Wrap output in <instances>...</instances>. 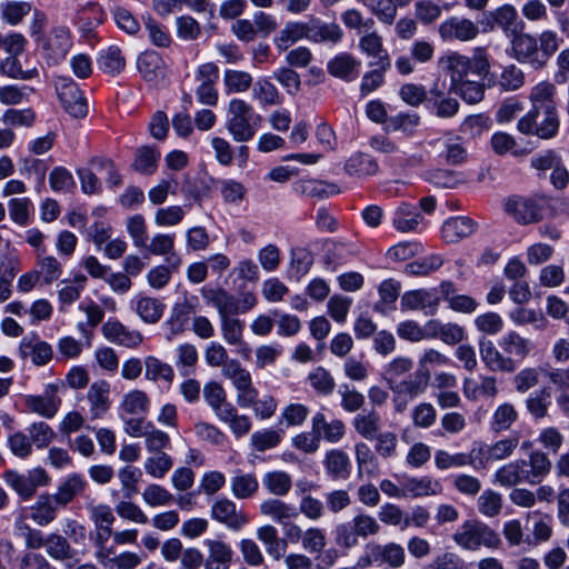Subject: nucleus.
Returning <instances> with one entry per match:
<instances>
[{
    "label": "nucleus",
    "instance_id": "nucleus-33",
    "mask_svg": "<svg viewBox=\"0 0 569 569\" xmlns=\"http://www.w3.org/2000/svg\"><path fill=\"white\" fill-rule=\"evenodd\" d=\"M402 485L403 499L438 495L442 489L439 481L428 476L406 478Z\"/></svg>",
    "mask_w": 569,
    "mask_h": 569
},
{
    "label": "nucleus",
    "instance_id": "nucleus-11",
    "mask_svg": "<svg viewBox=\"0 0 569 569\" xmlns=\"http://www.w3.org/2000/svg\"><path fill=\"white\" fill-rule=\"evenodd\" d=\"M18 352L22 360L30 359L37 367L48 365L53 357L51 345L42 340L37 333L24 336L19 343Z\"/></svg>",
    "mask_w": 569,
    "mask_h": 569
},
{
    "label": "nucleus",
    "instance_id": "nucleus-26",
    "mask_svg": "<svg viewBox=\"0 0 569 569\" xmlns=\"http://www.w3.org/2000/svg\"><path fill=\"white\" fill-rule=\"evenodd\" d=\"M137 68L141 77L148 82L156 83L164 78V61L161 56L153 50H147L139 54Z\"/></svg>",
    "mask_w": 569,
    "mask_h": 569
},
{
    "label": "nucleus",
    "instance_id": "nucleus-27",
    "mask_svg": "<svg viewBox=\"0 0 569 569\" xmlns=\"http://www.w3.org/2000/svg\"><path fill=\"white\" fill-rule=\"evenodd\" d=\"M27 408L44 418H52L58 412L61 400L56 396V388L49 385L41 396H27Z\"/></svg>",
    "mask_w": 569,
    "mask_h": 569
},
{
    "label": "nucleus",
    "instance_id": "nucleus-47",
    "mask_svg": "<svg viewBox=\"0 0 569 569\" xmlns=\"http://www.w3.org/2000/svg\"><path fill=\"white\" fill-rule=\"evenodd\" d=\"M230 490L237 499H250L259 490V482L253 473L237 472L230 479Z\"/></svg>",
    "mask_w": 569,
    "mask_h": 569
},
{
    "label": "nucleus",
    "instance_id": "nucleus-41",
    "mask_svg": "<svg viewBox=\"0 0 569 569\" xmlns=\"http://www.w3.org/2000/svg\"><path fill=\"white\" fill-rule=\"evenodd\" d=\"M167 266L160 264L153 267L147 274V280L150 287L153 289H162L166 287L170 279L171 274L180 268L182 260L178 254H171L167 258Z\"/></svg>",
    "mask_w": 569,
    "mask_h": 569
},
{
    "label": "nucleus",
    "instance_id": "nucleus-14",
    "mask_svg": "<svg viewBox=\"0 0 569 569\" xmlns=\"http://www.w3.org/2000/svg\"><path fill=\"white\" fill-rule=\"evenodd\" d=\"M60 102L70 116L73 118H83L88 113V103L83 93L77 83L71 80H64L57 87Z\"/></svg>",
    "mask_w": 569,
    "mask_h": 569
},
{
    "label": "nucleus",
    "instance_id": "nucleus-60",
    "mask_svg": "<svg viewBox=\"0 0 569 569\" xmlns=\"http://www.w3.org/2000/svg\"><path fill=\"white\" fill-rule=\"evenodd\" d=\"M530 467L529 470V483L536 485L542 481L551 471L552 463L548 458L547 453L540 450L532 451L529 455L527 461Z\"/></svg>",
    "mask_w": 569,
    "mask_h": 569
},
{
    "label": "nucleus",
    "instance_id": "nucleus-34",
    "mask_svg": "<svg viewBox=\"0 0 569 569\" xmlns=\"http://www.w3.org/2000/svg\"><path fill=\"white\" fill-rule=\"evenodd\" d=\"M87 485V480L83 476L72 473L59 485L57 491L52 493V497L61 508H66L77 496L86 490Z\"/></svg>",
    "mask_w": 569,
    "mask_h": 569
},
{
    "label": "nucleus",
    "instance_id": "nucleus-5",
    "mask_svg": "<svg viewBox=\"0 0 569 569\" xmlns=\"http://www.w3.org/2000/svg\"><path fill=\"white\" fill-rule=\"evenodd\" d=\"M405 548L397 542H369L365 546L363 552L357 559V567H381L383 565L392 569L401 568L406 563Z\"/></svg>",
    "mask_w": 569,
    "mask_h": 569
},
{
    "label": "nucleus",
    "instance_id": "nucleus-58",
    "mask_svg": "<svg viewBox=\"0 0 569 569\" xmlns=\"http://www.w3.org/2000/svg\"><path fill=\"white\" fill-rule=\"evenodd\" d=\"M252 97L262 107L277 106L281 103L279 90L266 78H260L253 83Z\"/></svg>",
    "mask_w": 569,
    "mask_h": 569
},
{
    "label": "nucleus",
    "instance_id": "nucleus-49",
    "mask_svg": "<svg viewBox=\"0 0 569 569\" xmlns=\"http://www.w3.org/2000/svg\"><path fill=\"white\" fill-rule=\"evenodd\" d=\"M262 486L276 497L287 496L292 487V479L289 473L282 470L268 471L262 477Z\"/></svg>",
    "mask_w": 569,
    "mask_h": 569
},
{
    "label": "nucleus",
    "instance_id": "nucleus-19",
    "mask_svg": "<svg viewBox=\"0 0 569 569\" xmlns=\"http://www.w3.org/2000/svg\"><path fill=\"white\" fill-rule=\"evenodd\" d=\"M493 482L505 488H512L523 482L529 483L527 461L516 459L500 466L493 473Z\"/></svg>",
    "mask_w": 569,
    "mask_h": 569
},
{
    "label": "nucleus",
    "instance_id": "nucleus-57",
    "mask_svg": "<svg viewBox=\"0 0 569 569\" xmlns=\"http://www.w3.org/2000/svg\"><path fill=\"white\" fill-rule=\"evenodd\" d=\"M292 189L297 194L310 198H326L336 192L333 184H327L316 179H302L292 184Z\"/></svg>",
    "mask_w": 569,
    "mask_h": 569
},
{
    "label": "nucleus",
    "instance_id": "nucleus-30",
    "mask_svg": "<svg viewBox=\"0 0 569 569\" xmlns=\"http://www.w3.org/2000/svg\"><path fill=\"white\" fill-rule=\"evenodd\" d=\"M61 507L50 493L40 495L30 507V518L41 527L50 525Z\"/></svg>",
    "mask_w": 569,
    "mask_h": 569
},
{
    "label": "nucleus",
    "instance_id": "nucleus-7",
    "mask_svg": "<svg viewBox=\"0 0 569 569\" xmlns=\"http://www.w3.org/2000/svg\"><path fill=\"white\" fill-rule=\"evenodd\" d=\"M4 482L24 501L30 500L39 487L47 486L50 477L43 468H33L26 473L7 470L3 473Z\"/></svg>",
    "mask_w": 569,
    "mask_h": 569
},
{
    "label": "nucleus",
    "instance_id": "nucleus-56",
    "mask_svg": "<svg viewBox=\"0 0 569 569\" xmlns=\"http://www.w3.org/2000/svg\"><path fill=\"white\" fill-rule=\"evenodd\" d=\"M518 412L513 405L503 402L499 405L491 417L490 428L495 433L507 431L517 421Z\"/></svg>",
    "mask_w": 569,
    "mask_h": 569
},
{
    "label": "nucleus",
    "instance_id": "nucleus-39",
    "mask_svg": "<svg viewBox=\"0 0 569 569\" xmlns=\"http://www.w3.org/2000/svg\"><path fill=\"white\" fill-rule=\"evenodd\" d=\"M149 407L150 399L148 395L142 390L133 389L123 396L119 405V411L122 418L124 416H140L147 413Z\"/></svg>",
    "mask_w": 569,
    "mask_h": 569
},
{
    "label": "nucleus",
    "instance_id": "nucleus-38",
    "mask_svg": "<svg viewBox=\"0 0 569 569\" xmlns=\"http://www.w3.org/2000/svg\"><path fill=\"white\" fill-rule=\"evenodd\" d=\"M360 62L350 53H341L328 63V71L331 76L345 81H352L359 74Z\"/></svg>",
    "mask_w": 569,
    "mask_h": 569
},
{
    "label": "nucleus",
    "instance_id": "nucleus-36",
    "mask_svg": "<svg viewBox=\"0 0 569 569\" xmlns=\"http://www.w3.org/2000/svg\"><path fill=\"white\" fill-rule=\"evenodd\" d=\"M495 24L500 28L508 37H513L519 31H522L525 23L519 19L517 10L510 6L505 4L489 14Z\"/></svg>",
    "mask_w": 569,
    "mask_h": 569
},
{
    "label": "nucleus",
    "instance_id": "nucleus-22",
    "mask_svg": "<svg viewBox=\"0 0 569 569\" xmlns=\"http://www.w3.org/2000/svg\"><path fill=\"white\" fill-rule=\"evenodd\" d=\"M505 209L520 223H531L541 219L542 212L538 203L531 199L512 197L506 201Z\"/></svg>",
    "mask_w": 569,
    "mask_h": 569
},
{
    "label": "nucleus",
    "instance_id": "nucleus-55",
    "mask_svg": "<svg viewBox=\"0 0 569 569\" xmlns=\"http://www.w3.org/2000/svg\"><path fill=\"white\" fill-rule=\"evenodd\" d=\"M98 66L104 73L116 76L124 69L126 58L119 47L111 46L101 51L98 58Z\"/></svg>",
    "mask_w": 569,
    "mask_h": 569
},
{
    "label": "nucleus",
    "instance_id": "nucleus-53",
    "mask_svg": "<svg viewBox=\"0 0 569 569\" xmlns=\"http://www.w3.org/2000/svg\"><path fill=\"white\" fill-rule=\"evenodd\" d=\"M144 377L147 380L157 382L163 380L171 383L174 379L173 368L154 356H147L143 360Z\"/></svg>",
    "mask_w": 569,
    "mask_h": 569
},
{
    "label": "nucleus",
    "instance_id": "nucleus-6",
    "mask_svg": "<svg viewBox=\"0 0 569 569\" xmlns=\"http://www.w3.org/2000/svg\"><path fill=\"white\" fill-rule=\"evenodd\" d=\"M518 130L525 134H536L541 139L555 137L559 130V118L556 107L530 110L518 121Z\"/></svg>",
    "mask_w": 569,
    "mask_h": 569
},
{
    "label": "nucleus",
    "instance_id": "nucleus-15",
    "mask_svg": "<svg viewBox=\"0 0 569 569\" xmlns=\"http://www.w3.org/2000/svg\"><path fill=\"white\" fill-rule=\"evenodd\" d=\"M498 347L502 350L505 359L513 363V372L531 351L530 341L517 331L506 332L499 340Z\"/></svg>",
    "mask_w": 569,
    "mask_h": 569
},
{
    "label": "nucleus",
    "instance_id": "nucleus-54",
    "mask_svg": "<svg viewBox=\"0 0 569 569\" xmlns=\"http://www.w3.org/2000/svg\"><path fill=\"white\" fill-rule=\"evenodd\" d=\"M37 272L47 284L57 281L62 274V264L56 257L47 256L46 248L37 254Z\"/></svg>",
    "mask_w": 569,
    "mask_h": 569
},
{
    "label": "nucleus",
    "instance_id": "nucleus-43",
    "mask_svg": "<svg viewBox=\"0 0 569 569\" xmlns=\"http://www.w3.org/2000/svg\"><path fill=\"white\" fill-rule=\"evenodd\" d=\"M203 398L217 418L221 417L233 406L227 400V393L222 385L217 381H210L204 385Z\"/></svg>",
    "mask_w": 569,
    "mask_h": 569
},
{
    "label": "nucleus",
    "instance_id": "nucleus-28",
    "mask_svg": "<svg viewBox=\"0 0 569 569\" xmlns=\"http://www.w3.org/2000/svg\"><path fill=\"white\" fill-rule=\"evenodd\" d=\"M311 423L312 431L319 436V440L325 439L330 443L339 442L346 433L343 421L340 419L328 421L322 412H317Z\"/></svg>",
    "mask_w": 569,
    "mask_h": 569
},
{
    "label": "nucleus",
    "instance_id": "nucleus-3",
    "mask_svg": "<svg viewBox=\"0 0 569 569\" xmlns=\"http://www.w3.org/2000/svg\"><path fill=\"white\" fill-rule=\"evenodd\" d=\"M227 130L236 142L250 141L261 122V117L243 99H231L227 108Z\"/></svg>",
    "mask_w": 569,
    "mask_h": 569
},
{
    "label": "nucleus",
    "instance_id": "nucleus-8",
    "mask_svg": "<svg viewBox=\"0 0 569 569\" xmlns=\"http://www.w3.org/2000/svg\"><path fill=\"white\" fill-rule=\"evenodd\" d=\"M219 80V68L213 62H206L194 70L197 100L204 106L214 107L218 103L217 82Z\"/></svg>",
    "mask_w": 569,
    "mask_h": 569
},
{
    "label": "nucleus",
    "instance_id": "nucleus-10",
    "mask_svg": "<svg viewBox=\"0 0 569 569\" xmlns=\"http://www.w3.org/2000/svg\"><path fill=\"white\" fill-rule=\"evenodd\" d=\"M480 30L473 21L462 17H450L438 27V33L442 41L468 42L475 40Z\"/></svg>",
    "mask_w": 569,
    "mask_h": 569
},
{
    "label": "nucleus",
    "instance_id": "nucleus-52",
    "mask_svg": "<svg viewBox=\"0 0 569 569\" xmlns=\"http://www.w3.org/2000/svg\"><path fill=\"white\" fill-rule=\"evenodd\" d=\"M397 0H370L366 8L386 26H392L398 14V8H405Z\"/></svg>",
    "mask_w": 569,
    "mask_h": 569
},
{
    "label": "nucleus",
    "instance_id": "nucleus-48",
    "mask_svg": "<svg viewBox=\"0 0 569 569\" xmlns=\"http://www.w3.org/2000/svg\"><path fill=\"white\" fill-rule=\"evenodd\" d=\"M309 23L288 22L274 39L277 48L286 51L292 43L308 39Z\"/></svg>",
    "mask_w": 569,
    "mask_h": 569
},
{
    "label": "nucleus",
    "instance_id": "nucleus-61",
    "mask_svg": "<svg viewBox=\"0 0 569 569\" xmlns=\"http://www.w3.org/2000/svg\"><path fill=\"white\" fill-rule=\"evenodd\" d=\"M475 451L476 449H472L470 453H450L446 450H437L435 453V465L439 470L462 468L473 462L472 455Z\"/></svg>",
    "mask_w": 569,
    "mask_h": 569
},
{
    "label": "nucleus",
    "instance_id": "nucleus-20",
    "mask_svg": "<svg viewBox=\"0 0 569 569\" xmlns=\"http://www.w3.org/2000/svg\"><path fill=\"white\" fill-rule=\"evenodd\" d=\"M110 383L106 380H98L90 385L87 391L89 413L92 420L101 419L110 409Z\"/></svg>",
    "mask_w": 569,
    "mask_h": 569
},
{
    "label": "nucleus",
    "instance_id": "nucleus-4",
    "mask_svg": "<svg viewBox=\"0 0 569 569\" xmlns=\"http://www.w3.org/2000/svg\"><path fill=\"white\" fill-rule=\"evenodd\" d=\"M453 542L463 550L476 551L481 547L497 549L501 545L499 533L479 520L465 521L452 535Z\"/></svg>",
    "mask_w": 569,
    "mask_h": 569
},
{
    "label": "nucleus",
    "instance_id": "nucleus-35",
    "mask_svg": "<svg viewBox=\"0 0 569 569\" xmlns=\"http://www.w3.org/2000/svg\"><path fill=\"white\" fill-rule=\"evenodd\" d=\"M47 555L56 560L66 563L67 567H71L68 563L70 560L78 562L79 559H74L76 550L71 547L70 541L67 537L59 533H49L47 536V543L44 546Z\"/></svg>",
    "mask_w": 569,
    "mask_h": 569
},
{
    "label": "nucleus",
    "instance_id": "nucleus-62",
    "mask_svg": "<svg viewBox=\"0 0 569 569\" xmlns=\"http://www.w3.org/2000/svg\"><path fill=\"white\" fill-rule=\"evenodd\" d=\"M222 422L227 423L231 432L237 437L241 438L249 433L252 427V422L249 416L240 415L238 409L232 406L221 417L218 418Z\"/></svg>",
    "mask_w": 569,
    "mask_h": 569
},
{
    "label": "nucleus",
    "instance_id": "nucleus-17",
    "mask_svg": "<svg viewBox=\"0 0 569 569\" xmlns=\"http://www.w3.org/2000/svg\"><path fill=\"white\" fill-rule=\"evenodd\" d=\"M440 302V298L435 289L410 290L402 295V308L411 311L421 310L425 315L433 316Z\"/></svg>",
    "mask_w": 569,
    "mask_h": 569
},
{
    "label": "nucleus",
    "instance_id": "nucleus-44",
    "mask_svg": "<svg viewBox=\"0 0 569 569\" xmlns=\"http://www.w3.org/2000/svg\"><path fill=\"white\" fill-rule=\"evenodd\" d=\"M342 36L343 31L337 23H326L319 20L309 22L308 40L310 41L338 43Z\"/></svg>",
    "mask_w": 569,
    "mask_h": 569
},
{
    "label": "nucleus",
    "instance_id": "nucleus-51",
    "mask_svg": "<svg viewBox=\"0 0 569 569\" xmlns=\"http://www.w3.org/2000/svg\"><path fill=\"white\" fill-rule=\"evenodd\" d=\"M352 427L359 436L373 440L381 427V418L375 410L358 413L352 420Z\"/></svg>",
    "mask_w": 569,
    "mask_h": 569
},
{
    "label": "nucleus",
    "instance_id": "nucleus-18",
    "mask_svg": "<svg viewBox=\"0 0 569 569\" xmlns=\"http://www.w3.org/2000/svg\"><path fill=\"white\" fill-rule=\"evenodd\" d=\"M101 331L108 341L130 349L138 348L143 341L140 331L131 330L118 320H108Z\"/></svg>",
    "mask_w": 569,
    "mask_h": 569
},
{
    "label": "nucleus",
    "instance_id": "nucleus-24",
    "mask_svg": "<svg viewBox=\"0 0 569 569\" xmlns=\"http://www.w3.org/2000/svg\"><path fill=\"white\" fill-rule=\"evenodd\" d=\"M479 353L485 366L493 372H513V363L505 359L502 350L497 348L491 340L479 341Z\"/></svg>",
    "mask_w": 569,
    "mask_h": 569
},
{
    "label": "nucleus",
    "instance_id": "nucleus-46",
    "mask_svg": "<svg viewBox=\"0 0 569 569\" xmlns=\"http://www.w3.org/2000/svg\"><path fill=\"white\" fill-rule=\"evenodd\" d=\"M452 365L451 359L437 349L428 348L423 350L418 360V371L430 380L431 372L438 368H445Z\"/></svg>",
    "mask_w": 569,
    "mask_h": 569
},
{
    "label": "nucleus",
    "instance_id": "nucleus-9",
    "mask_svg": "<svg viewBox=\"0 0 569 569\" xmlns=\"http://www.w3.org/2000/svg\"><path fill=\"white\" fill-rule=\"evenodd\" d=\"M210 517L231 531H240L249 523V516L234 501L220 497L210 507Z\"/></svg>",
    "mask_w": 569,
    "mask_h": 569
},
{
    "label": "nucleus",
    "instance_id": "nucleus-12",
    "mask_svg": "<svg viewBox=\"0 0 569 569\" xmlns=\"http://www.w3.org/2000/svg\"><path fill=\"white\" fill-rule=\"evenodd\" d=\"M71 47L72 39L67 27L51 29L41 44L44 58L50 63H58L64 59Z\"/></svg>",
    "mask_w": 569,
    "mask_h": 569
},
{
    "label": "nucleus",
    "instance_id": "nucleus-45",
    "mask_svg": "<svg viewBox=\"0 0 569 569\" xmlns=\"http://www.w3.org/2000/svg\"><path fill=\"white\" fill-rule=\"evenodd\" d=\"M325 466L328 475L332 479L345 480L350 476V458L340 449H332L328 451L326 455Z\"/></svg>",
    "mask_w": 569,
    "mask_h": 569
},
{
    "label": "nucleus",
    "instance_id": "nucleus-13",
    "mask_svg": "<svg viewBox=\"0 0 569 569\" xmlns=\"http://www.w3.org/2000/svg\"><path fill=\"white\" fill-rule=\"evenodd\" d=\"M511 50L520 63H527L536 70L542 69L538 40L533 36L519 31L511 38Z\"/></svg>",
    "mask_w": 569,
    "mask_h": 569
},
{
    "label": "nucleus",
    "instance_id": "nucleus-50",
    "mask_svg": "<svg viewBox=\"0 0 569 569\" xmlns=\"http://www.w3.org/2000/svg\"><path fill=\"white\" fill-rule=\"evenodd\" d=\"M421 216L417 208L409 203H401L393 216L392 224L400 232H410L417 229Z\"/></svg>",
    "mask_w": 569,
    "mask_h": 569
},
{
    "label": "nucleus",
    "instance_id": "nucleus-29",
    "mask_svg": "<svg viewBox=\"0 0 569 569\" xmlns=\"http://www.w3.org/2000/svg\"><path fill=\"white\" fill-rule=\"evenodd\" d=\"M477 229V223L469 217L460 216L448 219L441 228L442 239L448 243H455L471 236Z\"/></svg>",
    "mask_w": 569,
    "mask_h": 569
},
{
    "label": "nucleus",
    "instance_id": "nucleus-32",
    "mask_svg": "<svg viewBox=\"0 0 569 569\" xmlns=\"http://www.w3.org/2000/svg\"><path fill=\"white\" fill-rule=\"evenodd\" d=\"M428 103L433 113L442 119L455 117L460 108L459 101L456 98L446 96L438 84L430 89Z\"/></svg>",
    "mask_w": 569,
    "mask_h": 569
},
{
    "label": "nucleus",
    "instance_id": "nucleus-37",
    "mask_svg": "<svg viewBox=\"0 0 569 569\" xmlns=\"http://www.w3.org/2000/svg\"><path fill=\"white\" fill-rule=\"evenodd\" d=\"M355 456L359 477L363 473L369 477H377L380 473L378 455L366 442L355 445Z\"/></svg>",
    "mask_w": 569,
    "mask_h": 569
},
{
    "label": "nucleus",
    "instance_id": "nucleus-40",
    "mask_svg": "<svg viewBox=\"0 0 569 569\" xmlns=\"http://www.w3.org/2000/svg\"><path fill=\"white\" fill-rule=\"evenodd\" d=\"M378 169L377 161L370 154L363 152L351 154L345 163V171L349 176L357 178L373 176Z\"/></svg>",
    "mask_w": 569,
    "mask_h": 569
},
{
    "label": "nucleus",
    "instance_id": "nucleus-16",
    "mask_svg": "<svg viewBox=\"0 0 569 569\" xmlns=\"http://www.w3.org/2000/svg\"><path fill=\"white\" fill-rule=\"evenodd\" d=\"M206 548L204 569H230L233 558L231 546L220 538L203 540Z\"/></svg>",
    "mask_w": 569,
    "mask_h": 569
},
{
    "label": "nucleus",
    "instance_id": "nucleus-2",
    "mask_svg": "<svg viewBox=\"0 0 569 569\" xmlns=\"http://www.w3.org/2000/svg\"><path fill=\"white\" fill-rule=\"evenodd\" d=\"M439 67L450 79L449 89L466 81L469 74L486 77L490 70V62L485 48H476L471 58L459 52H451L439 60Z\"/></svg>",
    "mask_w": 569,
    "mask_h": 569
},
{
    "label": "nucleus",
    "instance_id": "nucleus-21",
    "mask_svg": "<svg viewBox=\"0 0 569 569\" xmlns=\"http://www.w3.org/2000/svg\"><path fill=\"white\" fill-rule=\"evenodd\" d=\"M462 391L468 400L477 401L480 398L493 399L499 389L495 376L480 375L477 379L467 377L462 381Z\"/></svg>",
    "mask_w": 569,
    "mask_h": 569
},
{
    "label": "nucleus",
    "instance_id": "nucleus-1",
    "mask_svg": "<svg viewBox=\"0 0 569 569\" xmlns=\"http://www.w3.org/2000/svg\"><path fill=\"white\" fill-rule=\"evenodd\" d=\"M200 295L208 306L217 310L224 342L229 346L242 345L244 322L237 318L236 305L230 292L221 287L203 286Z\"/></svg>",
    "mask_w": 569,
    "mask_h": 569
},
{
    "label": "nucleus",
    "instance_id": "nucleus-63",
    "mask_svg": "<svg viewBox=\"0 0 569 569\" xmlns=\"http://www.w3.org/2000/svg\"><path fill=\"white\" fill-rule=\"evenodd\" d=\"M223 84L227 93H242L251 87L252 76L247 71L227 69L223 72Z\"/></svg>",
    "mask_w": 569,
    "mask_h": 569
},
{
    "label": "nucleus",
    "instance_id": "nucleus-64",
    "mask_svg": "<svg viewBox=\"0 0 569 569\" xmlns=\"http://www.w3.org/2000/svg\"><path fill=\"white\" fill-rule=\"evenodd\" d=\"M173 466L172 458L167 452L150 453L143 467L146 472L156 479H162Z\"/></svg>",
    "mask_w": 569,
    "mask_h": 569
},
{
    "label": "nucleus",
    "instance_id": "nucleus-42",
    "mask_svg": "<svg viewBox=\"0 0 569 569\" xmlns=\"http://www.w3.org/2000/svg\"><path fill=\"white\" fill-rule=\"evenodd\" d=\"M132 303L134 305L137 315L146 323L158 322L161 319L166 308V306L159 299L146 296H137Z\"/></svg>",
    "mask_w": 569,
    "mask_h": 569
},
{
    "label": "nucleus",
    "instance_id": "nucleus-31",
    "mask_svg": "<svg viewBox=\"0 0 569 569\" xmlns=\"http://www.w3.org/2000/svg\"><path fill=\"white\" fill-rule=\"evenodd\" d=\"M260 513L272 521L282 525L298 517L296 507L277 498H268L259 505Z\"/></svg>",
    "mask_w": 569,
    "mask_h": 569
},
{
    "label": "nucleus",
    "instance_id": "nucleus-23",
    "mask_svg": "<svg viewBox=\"0 0 569 569\" xmlns=\"http://www.w3.org/2000/svg\"><path fill=\"white\" fill-rule=\"evenodd\" d=\"M519 435L513 433L502 438L492 445L481 443L479 455L482 456L481 463L486 465L492 461H500L511 457L519 445Z\"/></svg>",
    "mask_w": 569,
    "mask_h": 569
},
{
    "label": "nucleus",
    "instance_id": "nucleus-25",
    "mask_svg": "<svg viewBox=\"0 0 569 569\" xmlns=\"http://www.w3.org/2000/svg\"><path fill=\"white\" fill-rule=\"evenodd\" d=\"M360 50L369 57L376 58L375 64L381 70H388L391 67L390 57L383 48L382 37L377 31H367L359 39Z\"/></svg>",
    "mask_w": 569,
    "mask_h": 569
},
{
    "label": "nucleus",
    "instance_id": "nucleus-59",
    "mask_svg": "<svg viewBox=\"0 0 569 569\" xmlns=\"http://www.w3.org/2000/svg\"><path fill=\"white\" fill-rule=\"evenodd\" d=\"M284 431L282 429L267 428L256 431L250 437V445L253 450L264 452L276 448L282 440Z\"/></svg>",
    "mask_w": 569,
    "mask_h": 569
}]
</instances>
